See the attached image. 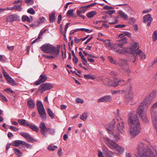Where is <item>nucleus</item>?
Listing matches in <instances>:
<instances>
[{
    "instance_id": "58",
    "label": "nucleus",
    "mask_w": 157,
    "mask_h": 157,
    "mask_svg": "<svg viewBox=\"0 0 157 157\" xmlns=\"http://www.w3.org/2000/svg\"><path fill=\"white\" fill-rule=\"evenodd\" d=\"M9 128L13 130L14 131H16L18 130V128L14 127L13 126H10L9 127Z\"/></svg>"
},
{
    "instance_id": "37",
    "label": "nucleus",
    "mask_w": 157,
    "mask_h": 157,
    "mask_svg": "<svg viewBox=\"0 0 157 157\" xmlns=\"http://www.w3.org/2000/svg\"><path fill=\"white\" fill-rule=\"evenodd\" d=\"M140 116L141 117V119L144 121L145 122H146L147 121V113H145L144 114H141Z\"/></svg>"
},
{
    "instance_id": "13",
    "label": "nucleus",
    "mask_w": 157,
    "mask_h": 157,
    "mask_svg": "<svg viewBox=\"0 0 157 157\" xmlns=\"http://www.w3.org/2000/svg\"><path fill=\"white\" fill-rule=\"evenodd\" d=\"M53 85L52 84L49 83H45L41 84L38 88V90L41 91L42 93L44 91L49 90L52 88Z\"/></svg>"
},
{
    "instance_id": "55",
    "label": "nucleus",
    "mask_w": 157,
    "mask_h": 157,
    "mask_svg": "<svg viewBox=\"0 0 157 157\" xmlns=\"http://www.w3.org/2000/svg\"><path fill=\"white\" fill-rule=\"evenodd\" d=\"M79 56L81 57L82 60H83V61H86V59L84 57V56L82 55V52H79Z\"/></svg>"
},
{
    "instance_id": "23",
    "label": "nucleus",
    "mask_w": 157,
    "mask_h": 157,
    "mask_svg": "<svg viewBox=\"0 0 157 157\" xmlns=\"http://www.w3.org/2000/svg\"><path fill=\"white\" fill-rule=\"evenodd\" d=\"M153 99L149 95H147L142 102L143 103L146 107L148 106Z\"/></svg>"
},
{
    "instance_id": "46",
    "label": "nucleus",
    "mask_w": 157,
    "mask_h": 157,
    "mask_svg": "<svg viewBox=\"0 0 157 157\" xmlns=\"http://www.w3.org/2000/svg\"><path fill=\"white\" fill-rule=\"evenodd\" d=\"M74 9H70L68 10L67 13V16L69 17H71L73 16V12L74 11Z\"/></svg>"
},
{
    "instance_id": "22",
    "label": "nucleus",
    "mask_w": 157,
    "mask_h": 157,
    "mask_svg": "<svg viewBox=\"0 0 157 157\" xmlns=\"http://www.w3.org/2000/svg\"><path fill=\"white\" fill-rule=\"evenodd\" d=\"M138 55L140 56L141 59H144L146 57L145 55L142 53L141 51L140 53L135 54V55H134L133 56V57H132L133 59H130L129 60H128L131 61H133V63H135L136 58V56H137Z\"/></svg>"
},
{
    "instance_id": "44",
    "label": "nucleus",
    "mask_w": 157,
    "mask_h": 157,
    "mask_svg": "<svg viewBox=\"0 0 157 157\" xmlns=\"http://www.w3.org/2000/svg\"><path fill=\"white\" fill-rule=\"evenodd\" d=\"M152 40L153 41H155L157 39V32L156 30H155L153 35L152 37Z\"/></svg>"
},
{
    "instance_id": "54",
    "label": "nucleus",
    "mask_w": 157,
    "mask_h": 157,
    "mask_svg": "<svg viewBox=\"0 0 157 157\" xmlns=\"http://www.w3.org/2000/svg\"><path fill=\"white\" fill-rule=\"evenodd\" d=\"M42 56H44V57L45 58L51 59H52L55 58L54 56H48L44 55H43Z\"/></svg>"
},
{
    "instance_id": "63",
    "label": "nucleus",
    "mask_w": 157,
    "mask_h": 157,
    "mask_svg": "<svg viewBox=\"0 0 157 157\" xmlns=\"http://www.w3.org/2000/svg\"><path fill=\"white\" fill-rule=\"evenodd\" d=\"M40 38L39 37V36L37 37V38L34 40L31 43V44H33L37 41H40Z\"/></svg>"
},
{
    "instance_id": "60",
    "label": "nucleus",
    "mask_w": 157,
    "mask_h": 157,
    "mask_svg": "<svg viewBox=\"0 0 157 157\" xmlns=\"http://www.w3.org/2000/svg\"><path fill=\"white\" fill-rule=\"evenodd\" d=\"M115 10H110L107 11L106 13L108 14L109 15H111L113 13L115 12Z\"/></svg>"
},
{
    "instance_id": "12",
    "label": "nucleus",
    "mask_w": 157,
    "mask_h": 157,
    "mask_svg": "<svg viewBox=\"0 0 157 157\" xmlns=\"http://www.w3.org/2000/svg\"><path fill=\"white\" fill-rule=\"evenodd\" d=\"M148 147L145 143L142 142L139 143L138 146V152L140 155H141L143 153L146 152L147 149H149Z\"/></svg>"
},
{
    "instance_id": "42",
    "label": "nucleus",
    "mask_w": 157,
    "mask_h": 157,
    "mask_svg": "<svg viewBox=\"0 0 157 157\" xmlns=\"http://www.w3.org/2000/svg\"><path fill=\"white\" fill-rule=\"evenodd\" d=\"M47 112L49 115V116L52 118H53L54 117V114L53 112L50 110V109L48 108L47 109Z\"/></svg>"
},
{
    "instance_id": "40",
    "label": "nucleus",
    "mask_w": 157,
    "mask_h": 157,
    "mask_svg": "<svg viewBox=\"0 0 157 157\" xmlns=\"http://www.w3.org/2000/svg\"><path fill=\"white\" fill-rule=\"evenodd\" d=\"M108 58L109 61L111 63L114 64H117L118 63V62L116 60H114L112 57L109 56Z\"/></svg>"
},
{
    "instance_id": "15",
    "label": "nucleus",
    "mask_w": 157,
    "mask_h": 157,
    "mask_svg": "<svg viewBox=\"0 0 157 157\" xmlns=\"http://www.w3.org/2000/svg\"><path fill=\"white\" fill-rule=\"evenodd\" d=\"M145 107H147L143 103L141 102L140 105L138 107L136 111V113L140 116L141 114H144L147 113L146 109Z\"/></svg>"
},
{
    "instance_id": "4",
    "label": "nucleus",
    "mask_w": 157,
    "mask_h": 157,
    "mask_svg": "<svg viewBox=\"0 0 157 157\" xmlns=\"http://www.w3.org/2000/svg\"><path fill=\"white\" fill-rule=\"evenodd\" d=\"M127 38L124 37L122 39L119 40L117 41L118 43L114 44V47L116 48L115 50L116 52L120 53H124L125 51V49H124L123 46L127 43Z\"/></svg>"
},
{
    "instance_id": "49",
    "label": "nucleus",
    "mask_w": 157,
    "mask_h": 157,
    "mask_svg": "<svg viewBox=\"0 0 157 157\" xmlns=\"http://www.w3.org/2000/svg\"><path fill=\"white\" fill-rule=\"evenodd\" d=\"M49 132V133L52 135L54 134L55 132V130L54 129H51L49 128H48L47 130Z\"/></svg>"
},
{
    "instance_id": "36",
    "label": "nucleus",
    "mask_w": 157,
    "mask_h": 157,
    "mask_svg": "<svg viewBox=\"0 0 157 157\" xmlns=\"http://www.w3.org/2000/svg\"><path fill=\"white\" fill-rule=\"evenodd\" d=\"M6 79L7 80L8 82L12 85H14L15 84V82L9 76L6 78Z\"/></svg>"
},
{
    "instance_id": "45",
    "label": "nucleus",
    "mask_w": 157,
    "mask_h": 157,
    "mask_svg": "<svg viewBox=\"0 0 157 157\" xmlns=\"http://www.w3.org/2000/svg\"><path fill=\"white\" fill-rule=\"evenodd\" d=\"M84 78L86 79H91L94 80L95 78L90 75H85L84 76Z\"/></svg>"
},
{
    "instance_id": "62",
    "label": "nucleus",
    "mask_w": 157,
    "mask_h": 157,
    "mask_svg": "<svg viewBox=\"0 0 157 157\" xmlns=\"http://www.w3.org/2000/svg\"><path fill=\"white\" fill-rule=\"evenodd\" d=\"M125 25H122V24L118 25H116L115 26V28H122L125 27Z\"/></svg>"
},
{
    "instance_id": "24",
    "label": "nucleus",
    "mask_w": 157,
    "mask_h": 157,
    "mask_svg": "<svg viewBox=\"0 0 157 157\" xmlns=\"http://www.w3.org/2000/svg\"><path fill=\"white\" fill-rule=\"evenodd\" d=\"M38 111L40 116L43 120H44L46 118V113L44 108L41 109H38Z\"/></svg>"
},
{
    "instance_id": "18",
    "label": "nucleus",
    "mask_w": 157,
    "mask_h": 157,
    "mask_svg": "<svg viewBox=\"0 0 157 157\" xmlns=\"http://www.w3.org/2000/svg\"><path fill=\"white\" fill-rule=\"evenodd\" d=\"M47 78V77L46 75L44 74H42L40 76L39 80L36 81L35 83V84L36 85H39L45 82Z\"/></svg>"
},
{
    "instance_id": "35",
    "label": "nucleus",
    "mask_w": 157,
    "mask_h": 157,
    "mask_svg": "<svg viewBox=\"0 0 157 157\" xmlns=\"http://www.w3.org/2000/svg\"><path fill=\"white\" fill-rule=\"evenodd\" d=\"M13 150L17 156V157H21L22 154L20 151L17 148H14Z\"/></svg>"
},
{
    "instance_id": "56",
    "label": "nucleus",
    "mask_w": 157,
    "mask_h": 157,
    "mask_svg": "<svg viewBox=\"0 0 157 157\" xmlns=\"http://www.w3.org/2000/svg\"><path fill=\"white\" fill-rule=\"evenodd\" d=\"M46 31V29H44V30H42L39 35H38V36H39V37H40V38H41V36L43 34V33H44Z\"/></svg>"
},
{
    "instance_id": "3",
    "label": "nucleus",
    "mask_w": 157,
    "mask_h": 157,
    "mask_svg": "<svg viewBox=\"0 0 157 157\" xmlns=\"http://www.w3.org/2000/svg\"><path fill=\"white\" fill-rule=\"evenodd\" d=\"M131 81V79H129L128 81L129 83ZM125 86V88L122 90V91L125 92L128 91V94H125L124 98L128 102L132 101L133 100V93L131 91L132 89V87L131 84L129 83L128 85V83L124 84Z\"/></svg>"
},
{
    "instance_id": "39",
    "label": "nucleus",
    "mask_w": 157,
    "mask_h": 157,
    "mask_svg": "<svg viewBox=\"0 0 157 157\" xmlns=\"http://www.w3.org/2000/svg\"><path fill=\"white\" fill-rule=\"evenodd\" d=\"M22 20L23 21H27L28 22H31L32 20H31L27 16H23L22 17Z\"/></svg>"
},
{
    "instance_id": "48",
    "label": "nucleus",
    "mask_w": 157,
    "mask_h": 157,
    "mask_svg": "<svg viewBox=\"0 0 157 157\" xmlns=\"http://www.w3.org/2000/svg\"><path fill=\"white\" fill-rule=\"evenodd\" d=\"M156 90H155L153 91L149 95L151 97V99H153L154 98H155L156 94Z\"/></svg>"
},
{
    "instance_id": "59",
    "label": "nucleus",
    "mask_w": 157,
    "mask_h": 157,
    "mask_svg": "<svg viewBox=\"0 0 157 157\" xmlns=\"http://www.w3.org/2000/svg\"><path fill=\"white\" fill-rule=\"evenodd\" d=\"M123 34L125 36H128L129 38L131 37V35L130 33L128 32H124Z\"/></svg>"
},
{
    "instance_id": "7",
    "label": "nucleus",
    "mask_w": 157,
    "mask_h": 157,
    "mask_svg": "<svg viewBox=\"0 0 157 157\" xmlns=\"http://www.w3.org/2000/svg\"><path fill=\"white\" fill-rule=\"evenodd\" d=\"M129 116L128 123L129 126H140L139 121L136 114L131 113L129 114Z\"/></svg>"
},
{
    "instance_id": "16",
    "label": "nucleus",
    "mask_w": 157,
    "mask_h": 157,
    "mask_svg": "<svg viewBox=\"0 0 157 157\" xmlns=\"http://www.w3.org/2000/svg\"><path fill=\"white\" fill-rule=\"evenodd\" d=\"M20 18L17 15L14 14L7 16L6 17L7 22H12L16 21H19Z\"/></svg>"
},
{
    "instance_id": "34",
    "label": "nucleus",
    "mask_w": 157,
    "mask_h": 157,
    "mask_svg": "<svg viewBox=\"0 0 157 157\" xmlns=\"http://www.w3.org/2000/svg\"><path fill=\"white\" fill-rule=\"evenodd\" d=\"M55 13L53 12L49 15V21L50 22H53L55 20Z\"/></svg>"
},
{
    "instance_id": "41",
    "label": "nucleus",
    "mask_w": 157,
    "mask_h": 157,
    "mask_svg": "<svg viewBox=\"0 0 157 157\" xmlns=\"http://www.w3.org/2000/svg\"><path fill=\"white\" fill-rule=\"evenodd\" d=\"M36 105L37 107V109L44 108L43 105L40 101L38 100L36 103Z\"/></svg>"
},
{
    "instance_id": "11",
    "label": "nucleus",
    "mask_w": 157,
    "mask_h": 157,
    "mask_svg": "<svg viewBox=\"0 0 157 157\" xmlns=\"http://www.w3.org/2000/svg\"><path fill=\"white\" fill-rule=\"evenodd\" d=\"M119 64L120 66L122 67V69L126 73L125 75H129L130 73V70L129 69L127 60L125 59H120L119 60Z\"/></svg>"
},
{
    "instance_id": "33",
    "label": "nucleus",
    "mask_w": 157,
    "mask_h": 157,
    "mask_svg": "<svg viewBox=\"0 0 157 157\" xmlns=\"http://www.w3.org/2000/svg\"><path fill=\"white\" fill-rule=\"evenodd\" d=\"M97 14V12L94 11H90L86 13L87 16L89 18H90L93 17L94 15Z\"/></svg>"
},
{
    "instance_id": "61",
    "label": "nucleus",
    "mask_w": 157,
    "mask_h": 157,
    "mask_svg": "<svg viewBox=\"0 0 157 157\" xmlns=\"http://www.w3.org/2000/svg\"><path fill=\"white\" fill-rule=\"evenodd\" d=\"M25 143L24 144H23V145H25V147L27 148H31V146H32L30 144H29L28 143H26L25 141Z\"/></svg>"
},
{
    "instance_id": "25",
    "label": "nucleus",
    "mask_w": 157,
    "mask_h": 157,
    "mask_svg": "<svg viewBox=\"0 0 157 157\" xmlns=\"http://www.w3.org/2000/svg\"><path fill=\"white\" fill-rule=\"evenodd\" d=\"M25 141L21 140H15L12 143V145L14 147H18L20 145H23L24 144Z\"/></svg>"
},
{
    "instance_id": "20",
    "label": "nucleus",
    "mask_w": 157,
    "mask_h": 157,
    "mask_svg": "<svg viewBox=\"0 0 157 157\" xmlns=\"http://www.w3.org/2000/svg\"><path fill=\"white\" fill-rule=\"evenodd\" d=\"M112 98L111 96L110 95H107L98 99L97 101L98 102H110Z\"/></svg>"
},
{
    "instance_id": "47",
    "label": "nucleus",
    "mask_w": 157,
    "mask_h": 157,
    "mask_svg": "<svg viewBox=\"0 0 157 157\" xmlns=\"http://www.w3.org/2000/svg\"><path fill=\"white\" fill-rule=\"evenodd\" d=\"M57 146L55 145H49L48 147V150L52 151H54L56 148H57Z\"/></svg>"
},
{
    "instance_id": "50",
    "label": "nucleus",
    "mask_w": 157,
    "mask_h": 157,
    "mask_svg": "<svg viewBox=\"0 0 157 157\" xmlns=\"http://www.w3.org/2000/svg\"><path fill=\"white\" fill-rule=\"evenodd\" d=\"M81 10H80L82 11V13H84L86 10L88 8L87 6H82L81 7Z\"/></svg>"
},
{
    "instance_id": "27",
    "label": "nucleus",
    "mask_w": 157,
    "mask_h": 157,
    "mask_svg": "<svg viewBox=\"0 0 157 157\" xmlns=\"http://www.w3.org/2000/svg\"><path fill=\"white\" fill-rule=\"evenodd\" d=\"M27 105L30 109L33 108L35 106V103L32 99L29 100L27 102Z\"/></svg>"
},
{
    "instance_id": "1",
    "label": "nucleus",
    "mask_w": 157,
    "mask_h": 157,
    "mask_svg": "<svg viewBox=\"0 0 157 157\" xmlns=\"http://www.w3.org/2000/svg\"><path fill=\"white\" fill-rule=\"evenodd\" d=\"M124 122H119L118 120L113 119L108 125L106 128L109 133L113 136L114 138L117 140L120 139V133H122L124 132Z\"/></svg>"
},
{
    "instance_id": "28",
    "label": "nucleus",
    "mask_w": 157,
    "mask_h": 157,
    "mask_svg": "<svg viewBox=\"0 0 157 157\" xmlns=\"http://www.w3.org/2000/svg\"><path fill=\"white\" fill-rule=\"evenodd\" d=\"M118 14L121 18L124 20H127L128 19V16L127 14L121 10L119 11Z\"/></svg>"
},
{
    "instance_id": "6",
    "label": "nucleus",
    "mask_w": 157,
    "mask_h": 157,
    "mask_svg": "<svg viewBox=\"0 0 157 157\" xmlns=\"http://www.w3.org/2000/svg\"><path fill=\"white\" fill-rule=\"evenodd\" d=\"M139 48L138 43L135 41H133L132 45V47L126 48L125 51L128 53H131L132 56H133L136 53H139L141 52V50H138Z\"/></svg>"
},
{
    "instance_id": "5",
    "label": "nucleus",
    "mask_w": 157,
    "mask_h": 157,
    "mask_svg": "<svg viewBox=\"0 0 157 157\" xmlns=\"http://www.w3.org/2000/svg\"><path fill=\"white\" fill-rule=\"evenodd\" d=\"M157 102H155L152 106L151 109V114L153 124L155 128H157Z\"/></svg>"
},
{
    "instance_id": "43",
    "label": "nucleus",
    "mask_w": 157,
    "mask_h": 157,
    "mask_svg": "<svg viewBox=\"0 0 157 157\" xmlns=\"http://www.w3.org/2000/svg\"><path fill=\"white\" fill-rule=\"evenodd\" d=\"M22 4L21 3L20 5H15L14 6V10L17 11H20L22 9V8L21 7Z\"/></svg>"
},
{
    "instance_id": "21",
    "label": "nucleus",
    "mask_w": 157,
    "mask_h": 157,
    "mask_svg": "<svg viewBox=\"0 0 157 157\" xmlns=\"http://www.w3.org/2000/svg\"><path fill=\"white\" fill-rule=\"evenodd\" d=\"M152 21V19L149 14H147L144 17L143 22L144 23H146L147 22V25L148 26L150 25L151 22Z\"/></svg>"
},
{
    "instance_id": "30",
    "label": "nucleus",
    "mask_w": 157,
    "mask_h": 157,
    "mask_svg": "<svg viewBox=\"0 0 157 157\" xmlns=\"http://www.w3.org/2000/svg\"><path fill=\"white\" fill-rule=\"evenodd\" d=\"M39 127L40 128V131H47L48 130V128L46 127L45 124L43 122H41L40 125Z\"/></svg>"
},
{
    "instance_id": "14",
    "label": "nucleus",
    "mask_w": 157,
    "mask_h": 157,
    "mask_svg": "<svg viewBox=\"0 0 157 157\" xmlns=\"http://www.w3.org/2000/svg\"><path fill=\"white\" fill-rule=\"evenodd\" d=\"M104 140L107 146L112 150L114 149L117 146V144L115 142L108 138H105Z\"/></svg>"
},
{
    "instance_id": "57",
    "label": "nucleus",
    "mask_w": 157,
    "mask_h": 157,
    "mask_svg": "<svg viewBox=\"0 0 157 157\" xmlns=\"http://www.w3.org/2000/svg\"><path fill=\"white\" fill-rule=\"evenodd\" d=\"M76 101L78 103H81V104H82L84 102V101L83 100L79 98H76Z\"/></svg>"
},
{
    "instance_id": "8",
    "label": "nucleus",
    "mask_w": 157,
    "mask_h": 157,
    "mask_svg": "<svg viewBox=\"0 0 157 157\" xmlns=\"http://www.w3.org/2000/svg\"><path fill=\"white\" fill-rule=\"evenodd\" d=\"M157 149L155 146L152 147L151 149H147L146 152L143 153L141 155L137 157H156L155 154H156Z\"/></svg>"
},
{
    "instance_id": "19",
    "label": "nucleus",
    "mask_w": 157,
    "mask_h": 157,
    "mask_svg": "<svg viewBox=\"0 0 157 157\" xmlns=\"http://www.w3.org/2000/svg\"><path fill=\"white\" fill-rule=\"evenodd\" d=\"M103 153L106 157H113L111 153L112 152L110 151L108 148L105 146H104L102 148Z\"/></svg>"
},
{
    "instance_id": "10",
    "label": "nucleus",
    "mask_w": 157,
    "mask_h": 157,
    "mask_svg": "<svg viewBox=\"0 0 157 157\" xmlns=\"http://www.w3.org/2000/svg\"><path fill=\"white\" fill-rule=\"evenodd\" d=\"M140 132V126H129V134L132 138H134Z\"/></svg>"
},
{
    "instance_id": "31",
    "label": "nucleus",
    "mask_w": 157,
    "mask_h": 157,
    "mask_svg": "<svg viewBox=\"0 0 157 157\" xmlns=\"http://www.w3.org/2000/svg\"><path fill=\"white\" fill-rule=\"evenodd\" d=\"M28 124L29 125H28L27 127H29L33 131L36 132H38L39 129L36 125L31 124L29 123Z\"/></svg>"
},
{
    "instance_id": "32",
    "label": "nucleus",
    "mask_w": 157,
    "mask_h": 157,
    "mask_svg": "<svg viewBox=\"0 0 157 157\" xmlns=\"http://www.w3.org/2000/svg\"><path fill=\"white\" fill-rule=\"evenodd\" d=\"M45 18L44 17L39 18L36 22L34 24L35 26H38L39 25L44 22V21Z\"/></svg>"
},
{
    "instance_id": "2",
    "label": "nucleus",
    "mask_w": 157,
    "mask_h": 157,
    "mask_svg": "<svg viewBox=\"0 0 157 157\" xmlns=\"http://www.w3.org/2000/svg\"><path fill=\"white\" fill-rule=\"evenodd\" d=\"M41 50L44 52L47 53H54L56 55H59L60 50L58 48H56L49 44L43 45L40 47Z\"/></svg>"
},
{
    "instance_id": "38",
    "label": "nucleus",
    "mask_w": 157,
    "mask_h": 157,
    "mask_svg": "<svg viewBox=\"0 0 157 157\" xmlns=\"http://www.w3.org/2000/svg\"><path fill=\"white\" fill-rule=\"evenodd\" d=\"M87 117V113L85 112L81 115L80 116V119L83 121H85Z\"/></svg>"
},
{
    "instance_id": "9",
    "label": "nucleus",
    "mask_w": 157,
    "mask_h": 157,
    "mask_svg": "<svg viewBox=\"0 0 157 157\" xmlns=\"http://www.w3.org/2000/svg\"><path fill=\"white\" fill-rule=\"evenodd\" d=\"M122 82L124 83L123 81L122 80H118L116 78H115L113 81L108 78H106L104 82L105 85L107 86H113L114 87H116L118 85L121 84L119 82Z\"/></svg>"
},
{
    "instance_id": "26",
    "label": "nucleus",
    "mask_w": 157,
    "mask_h": 157,
    "mask_svg": "<svg viewBox=\"0 0 157 157\" xmlns=\"http://www.w3.org/2000/svg\"><path fill=\"white\" fill-rule=\"evenodd\" d=\"M115 149L116 150L117 154H121L124 151V147H122V146L118 145V144L117 145Z\"/></svg>"
},
{
    "instance_id": "64",
    "label": "nucleus",
    "mask_w": 157,
    "mask_h": 157,
    "mask_svg": "<svg viewBox=\"0 0 157 157\" xmlns=\"http://www.w3.org/2000/svg\"><path fill=\"white\" fill-rule=\"evenodd\" d=\"M98 157H104L102 152L100 151H98Z\"/></svg>"
},
{
    "instance_id": "53",
    "label": "nucleus",
    "mask_w": 157,
    "mask_h": 157,
    "mask_svg": "<svg viewBox=\"0 0 157 157\" xmlns=\"http://www.w3.org/2000/svg\"><path fill=\"white\" fill-rule=\"evenodd\" d=\"M25 2L28 5H30L33 3V0H25Z\"/></svg>"
},
{
    "instance_id": "51",
    "label": "nucleus",
    "mask_w": 157,
    "mask_h": 157,
    "mask_svg": "<svg viewBox=\"0 0 157 157\" xmlns=\"http://www.w3.org/2000/svg\"><path fill=\"white\" fill-rule=\"evenodd\" d=\"M27 12L31 14H34L35 12L32 8H30L27 10Z\"/></svg>"
},
{
    "instance_id": "52",
    "label": "nucleus",
    "mask_w": 157,
    "mask_h": 157,
    "mask_svg": "<svg viewBox=\"0 0 157 157\" xmlns=\"http://www.w3.org/2000/svg\"><path fill=\"white\" fill-rule=\"evenodd\" d=\"M0 97L3 101L6 102L8 100L7 98L1 93H0Z\"/></svg>"
},
{
    "instance_id": "17",
    "label": "nucleus",
    "mask_w": 157,
    "mask_h": 157,
    "mask_svg": "<svg viewBox=\"0 0 157 157\" xmlns=\"http://www.w3.org/2000/svg\"><path fill=\"white\" fill-rule=\"evenodd\" d=\"M20 133L21 136L25 138L28 142L31 143L37 142L36 140L34 139L31 136L27 133L22 132H20Z\"/></svg>"
},
{
    "instance_id": "29",
    "label": "nucleus",
    "mask_w": 157,
    "mask_h": 157,
    "mask_svg": "<svg viewBox=\"0 0 157 157\" xmlns=\"http://www.w3.org/2000/svg\"><path fill=\"white\" fill-rule=\"evenodd\" d=\"M17 122L19 124L24 126L28 127V125H29V123L25 119H18L17 120Z\"/></svg>"
}]
</instances>
